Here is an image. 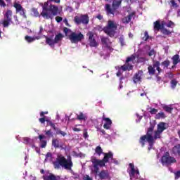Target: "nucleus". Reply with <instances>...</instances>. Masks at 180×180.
Instances as JSON below:
<instances>
[{
  "label": "nucleus",
  "instance_id": "5fc2aeb1",
  "mask_svg": "<svg viewBox=\"0 0 180 180\" xmlns=\"http://www.w3.org/2000/svg\"><path fill=\"white\" fill-rule=\"evenodd\" d=\"M83 137L84 139H88L89 137V135H88V131H86V130L84 131Z\"/></svg>",
  "mask_w": 180,
  "mask_h": 180
},
{
  "label": "nucleus",
  "instance_id": "0eeeda50",
  "mask_svg": "<svg viewBox=\"0 0 180 180\" xmlns=\"http://www.w3.org/2000/svg\"><path fill=\"white\" fill-rule=\"evenodd\" d=\"M44 37L46 39V44H48V46H50V47H54L56 44L63 41V39H64V35L61 33H58L55 36V38L54 35H51L49 37L47 36H44Z\"/></svg>",
  "mask_w": 180,
  "mask_h": 180
},
{
  "label": "nucleus",
  "instance_id": "4d7b16f0",
  "mask_svg": "<svg viewBox=\"0 0 180 180\" xmlns=\"http://www.w3.org/2000/svg\"><path fill=\"white\" fill-rule=\"evenodd\" d=\"M46 158H53V154L50 152H48L46 155Z\"/></svg>",
  "mask_w": 180,
  "mask_h": 180
},
{
  "label": "nucleus",
  "instance_id": "7c9ffc66",
  "mask_svg": "<svg viewBox=\"0 0 180 180\" xmlns=\"http://www.w3.org/2000/svg\"><path fill=\"white\" fill-rule=\"evenodd\" d=\"M172 63L174 65H176V64H178V63H179V55L176 54L174 56H172Z\"/></svg>",
  "mask_w": 180,
  "mask_h": 180
},
{
  "label": "nucleus",
  "instance_id": "79ce46f5",
  "mask_svg": "<svg viewBox=\"0 0 180 180\" xmlns=\"http://www.w3.org/2000/svg\"><path fill=\"white\" fill-rule=\"evenodd\" d=\"M167 27H174L175 26V24L174 23V22L169 20L168 23L166 24Z\"/></svg>",
  "mask_w": 180,
  "mask_h": 180
},
{
  "label": "nucleus",
  "instance_id": "72a5a7b5",
  "mask_svg": "<svg viewBox=\"0 0 180 180\" xmlns=\"http://www.w3.org/2000/svg\"><path fill=\"white\" fill-rule=\"evenodd\" d=\"M162 34H165L166 36H169V34H171V33H172V32L168 30L167 28H165L163 27V28L161 30Z\"/></svg>",
  "mask_w": 180,
  "mask_h": 180
},
{
  "label": "nucleus",
  "instance_id": "f8f14e48",
  "mask_svg": "<svg viewBox=\"0 0 180 180\" xmlns=\"http://www.w3.org/2000/svg\"><path fill=\"white\" fill-rule=\"evenodd\" d=\"M136 60V56L131 55V56L127 58L125 61L126 64L121 66V70L122 71H131L133 70V65H130V61H134Z\"/></svg>",
  "mask_w": 180,
  "mask_h": 180
},
{
  "label": "nucleus",
  "instance_id": "6e6d98bb",
  "mask_svg": "<svg viewBox=\"0 0 180 180\" xmlns=\"http://www.w3.org/2000/svg\"><path fill=\"white\" fill-rule=\"evenodd\" d=\"M155 54V51L154 50H151L150 51L148 52V56L149 57H151L152 56H154Z\"/></svg>",
  "mask_w": 180,
  "mask_h": 180
},
{
  "label": "nucleus",
  "instance_id": "6e6552de",
  "mask_svg": "<svg viewBox=\"0 0 180 180\" xmlns=\"http://www.w3.org/2000/svg\"><path fill=\"white\" fill-rule=\"evenodd\" d=\"M154 127L155 126L151 124L149 128H148L146 134L143 136H146L148 139L151 138L153 141H155L158 139H161V134L162 132L158 130L154 131ZM153 133H154V136H153Z\"/></svg>",
  "mask_w": 180,
  "mask_h": 180
},
{
  "label": "nucleus",
  "instance_id": "aec40b11",
  "mask_svg": "<svg viewBox=\"0 0 180 180\" xmlns=\"http://www.w3.org/2000/svg\"><path fill=\"white\" fill-rule=\"evenodd\" d=\"M134 15H136V13H130L128 15L122 18V23H124V25H128V23H130L131 18H134Z\"/></svg>",
  "mask_w": 180,
  "mask_h": 180
},
{
  "label": "nucleus",
  "instance_id": "69168bd1",
  "mask_svg": "<svg viewBox=\"0 0 180 180\" xmlns=\"http://www.w3.org/2000/svg\"><path fill=\"white\" fill-rule=\"evenodd\" d=\"M99 131L100 133H102V134L103 135L106 134V131H105V129H100Z\"/></svg>",
  "mask_w": 180,
  "mask_h": 180
},
{
  "label": "nucleus",
  "instance_id": "680f3d73",
  "mask_svg": "<svg viewBox=\"0 0 180 180\" xmlns=\"http://www.w3.org/2000/svg\"><path fill=\"white\" fill-rule=\"evenodd\" d=\"M175 176L176 179L180 178V171H178L175 173Z\"/></svg>",
  "mask_w": 180,
  "mask_h": 180
},
{
  "label": "nucleus",
  "instance_id": "49530a36",
  "mask_svg": "<svg viewBox=\"0 0 180 180\" xmlns=\"http://www.w3.org/2000/svg\"><path fill=\"white\" fill-rule=\"evenodd\" d=\"M46 122H47V123H48V124L49 125V126H51V127H52V129H55L56 127V124H54V123H53L51 121H50V120H46Z\"/></svg>",
  "mask_w": 180,
  "mask_h": 180
},
{
  "label": "nucleus",
  "instance_id": "c9c22d12",
  "mask_svg": "<svg viewBox=\"0 0 180 180\" xmlns=\"http://www.w3.org/2000/svg\"><path fill=\"white\" fill-rule=\"evenodd\" d=\"M25 40L28 42V43H32L33 41H34V40H36V39L32 37H29V36H25Z\"/></svg>",
  "mask_w": 180,
  "mask_h": 180
},
{
  "label": "nucleus",
  "instance_id": "13d9d810",
  "mask_svg": "<svg viewBox=\"0 0 180 180\" xmlns=\"http://www.w3.org/2000/svg\"><path fill=\"white\" fill-rule=\"evenodd\" d=\"M96 19H98V20H102V19H103V15H102V14H98L96 16Z\"/></svg>",
  "mask_w": 180,
  "mask_h": 180
},
{
  "label": "nucleus",
  "instance_id": "8fccbe9b",
  "mask_svg": "<svg viewBox=\"0 0 180 180\" xmlns=\"http://www.w3.org/2000/svg\"><path fill=\"white\" fill-rule=\"evenodd\" d=\"M103 127L106 129V130H109L110 127H112V125L110 124H106L105 123L103 125Z\"/></svg>",
  "mask_w": 180,
  "mask_h": 180
},
{
  "label": "nucleus",
  "instance_id": "3c124183",
  "mask_svg": "<svg viewBox=\"0 0 180 180\" xmlns=\"http://www.w3.org/2000/svg\"><path fill=\"white\" fill-rule=\"evenodd\" d=\"M167 77H169V79H172L174 78V74H172V72H168L167 73Z\"/></svg>",
  "mask_w": 180,
  "mask_h": 180
},
{
  "label": "nucleus",
  "instance_id": "37998d69",
  "mask_svg": "<svg viewBox=\"0 0 180 180\" xmlns=\"http://www.w3.org/2000/svg\"><path fill=\"white\" fill-rule=\"evenodd\" d=\"M30 138H28V137H25L23 138V143L24 144H30Z\"/></svg>",
  "mask_w": 180,
  "mask_h": 180
},
{
  "label": "nucleus",
  "instance_id": "58836bf2",
  "mask_svg": "<svg viewBox=\"0 0 180 180\" xmlns=\"http://www.w3.org/2000/svg\"><path fill=\"white\" fill-rule=\"evenodd\" d=\"M45 134L50 139L51 137H53V132H51V129H49L48 131H45Z\"/></svg>",
  "mask_w": 180,
  "mask_h": 180
},
{
  "label": "nucleus",
  "instance_id": "0e129e2a",
  "mask_svg": "<svg viewBox=\"0 0 180 180\" xmlns=\"http://www.w3.org/2000/svg\"><path fill=\"white\" fill-rule=\"evenodd\" d=\"M139 60L141 63L146 62V58H139Z\"/></svg>",
  "mask_w": 180,
  "mask_h": 180
},
{
  "label": "nucleus",
  "instance_id": "09e8293b",
  "mask_svg": "<svg viewBox=\"0 0 180 180\" xmlns=\"http://www.w3.org/2000/svg\"><path fill=\"white\" fill-rule=\"evenodd\" d=\"M39 122H40L43 124L46 123V122H47V120H46V117H41V118L39 119Z\"/></svg>",
  "mask_w": 180,
  "mask_h": 180
},
{
  "label": "nucleus",
  "instance_id": "bf43d9fd",
  "mask_svg": "<svg viewBox=\"0 0 180 180\" xmlns=\"http://www.w3.org/2000/svg\"><path fill=\"white\" fill-rule=\"evenodd\" d=\"M63 22H64L65 25H66L68 26V27H71V25H70V23H68V20H67V18L64 19Z\"/></svg>",
  "mask_w": 180,
  "mask_h": 180
},
{
  "label": "nucleus",
  "instance_id": "20e7f679",
  "mask_svg": "<svg viewBox=\"0 0 180 180\" xmlns=\"http://www.w3.org/2000/svg\"><path fill=\"white\" fill-rule=\"evenodd\" d=\"M68 32H70V34L68 35V39L71 41V43L74 44H77L82 40H84V37L81 32H72L71 29H68V27L63 28V32L65 33V36L68 34Z\"/></svg>",
  "mask_w": 180,
  "mask_h": 180
},
{
  "label": "nucleus",
  "instance_id": "f704fd0d",
  "mask_svg": "<svg viewBox=\"0 0 180 180\" xmlns=\"http://www.w3.org/2000/svg\"><path fill=\"white\" fill-rule=\"evenodd\" d=\"M102 119H103V120H104V122H105V124L112 125V120H110V118H108V117H105V115H103Z\"/></svg>",
  "mask_w": 180,
  "mask_h": 180
},
{
  "label": "nucleus",
  "instance_id": "4c0bfd02",
  "mask_svg": "<svg viewBox=\"0 0 180 180\" xmlns=\"http://www.w3.org/2000/svg\"><path fill=\"white\" fill-rule=\"evenodd\" d=\"M150 39V35H148V32L146 31L144 32V37H143V40L144 41H147Z\"/></svg>",
  "mask_w": 180,
  "mask_h": 180
},
{
  "label": "nucleus",
  "instance_id": "412c9836",
  "mask_svg": "<svg viewBox=\"0 0 180 180\" xmlns=\"http://www.w3.org/2000/svg\"><path fill=\"white\" fill-rule=\"evenodd\" d=\"M44 180H60V176H56L52 173H49V175L43 176Z\"/></svg>",
  "mask_w": 180,
  "mask_h": 180
},
{
  "label": "nucleus",
  "instance_id": "9b49d317",
  "mask_svg": "<svg viewBox=\"0 0 180 180\" xmlns=\"http://www.w3.org/2000/svg\"><path fill=\"white\" fill-rule=\"evenodd\" d=\"M162 164H166L167 165H171V164H175L176 159L169 155V152L165 153V155L161 158Z\"/></svg>",
  "mask_w": 180,
  "mask_h": 180
},
{
  "label": "nucleus",
  "instance_id": "b1692460",
  "mask_svg": "<svg viewBox=\"0 0 180 180\" xmlns=\"http://www.w3.org/2000/svg\"><path fill=\"white\" fill-rule=\"evenodd\" d=\"M172 153L174 155H179V157H180V144L174 146L172 148Z\"/></svg>",
  "mask_w": 180,
  "mask_h": 180
},
{
  "label": "nucleus",
  "instance_id": "1a4fd4ad",
  "mask_svg": "<svg viewBox=\"0 0 180 180\" xmlns=\"http://www.w3.org/2000/svg\"><path fill=\"white\" fill-rule=\"evenodd\" d=\"M74 22L76 25H88L89 23V16L88 14H80L75 16Z\"/></svg>",
  "mask_w": 180,
  "mask_h": 180
},
{
  "label": "nucleus",
  "instance_id": "bb28decb",
  "mask_svg": "<svg viewBox=\"0 0 180 180\" xmlns=\"http://www.w3.org/2000/svg\"><path fill=\"white\" fill-rule=\"evenodd\" d=\"M165 122H160L158 124V131H160V133H162V131H164V130H165Z\"/></svg>",
  "mask_w": 180,
  "mask_h": 180
},
{
  "label": "nucleus",
  "instance_id": "f3484780",
  "mask_svg": "<svg viewBox=\"0 0 180 180\" xmlns=\"http://www.w3.org/2000/svg\"><path fill=\"white\" fill-rule=\"evenodd\" d=\"M143 77L142 70L138 71L133 77V81L134 84H137L139 82H141V77Z\"/></svg>",
  "mask_w": 180,
  "mask_h": 180
},
{
  "label": "nucleus",
  "instance_id": "9d476101",
  "mask_svg": "<svg viewBox=\"0 0 180 180\" xmlns=\"http://www.w3.org/2000/svg\"><path fill=\"white\" fill-rule=\"evenodd\" d=\"M146 141L149 144V146L148 148V151L153 150V148H154V143H155V141L151 139V138H147V136L144 135L140 137L139 143L141 144V147H144V146H146Z\"/></svg>",
  "mask_w": 180,
  "mask_h": 180
},
{
  "label": "nucleus",
  "instance_id": "f257e3e1",
  "mask_svg": "<svg viewBox=\"0 0 180 180\" xmlns=\"http://www.w3.org/2000/svg\"><path fill=\"white\" fill-rule=\"evenodd\" d=\"M40 5L42 7V12L41 13H39V11H37V8H32L31 9L36 18L42 16L44 19H51L52 20L53 16H57L58 15V6L54 4H51L49 6L48 2H45L44 4L41 3Z\"/></svg>",
  "mask_w": 180,
  "mask_h": 180
},
{
  "label": "nucleus",
  "instance_id": "6ab92c4d",
  "mask_svg": "<svg viewBox=\"0 0 180 180\" xmlns=\"http://www.w3.org/2000/svg\"><path fill=\"white\" fill-rule=\"evenodd\" d=\"M98 176L100 179H109L110 178L109 171L108 170H101L98 174Z\"/></svg>",
  "mask_w": 180,
  "mask_h": 180
},
{
  "label": "nucleus",
  "instance_id": "393cba45",
  "mask_svg": "<svg viewBox=\"0 0 180 180\" xmlns=\"http://www.w3.org/2000/svg\"><path fill=\"white\" fill-rule=\"evenodd\" d=\"M160 65H161V63L158 60H156L153 63V67H155V68L158 71V75H160L161 74V72H162V69H161V68H160Z\"/></svg>",
  "mask_w": 180,
  "mask_h": 180
},
{
  "label": "nucleus",
  "instance_id": "7ed1b4c3",
  "mask_svg": "<svg viewBox=\"0 0 180 180\" xmlns=\"http://www.w3.org/2000/svg\"><path fill=\"white\" fill-rule=\"evenodd\" d=\"M52 164L55 169H61V168H64L65 169L71 171V169L74 167L72 160L71 159L65 158V156L63 155H58L56 159Z\"/></svg>",
  "mask_w": 180,
  "mask_h": 180
},
{
  "label": "nucleus",
  "instance_id": "052dcab7",
  "mask_svg": "<svg viewBox=\"0 0 180 180\" xmlns=\"http://www.w3.org/2000/svg\"><path fill=\"white\" fill-rule=\"evenodd\" d=\"M0 6H3V8H5V6H6V4H5V1L4 0H0Z\"/></svg>",
  "mask_w": 180,
  "mask_h": 180
},
{
  "label": "nucleus",
  "instance_id": "2f4dec72",
  "mask_svg": "<svg viewBox=\"0 0 180 180\" xmlns=\"http://www.w3.org/2000/svg\"><path fill=\"white\" fill-rule=\"evenodd\" d=\"M165 117H167V116L165 115V113H164V112H158L155 115V119H157V120L165 119Z\"/></svg>",
  "mask_w": 180,
  "mask_h": 180
},
{
  "label": "nucleus",
  "instance_id": "de8ad7c7",
  "mask_svg": "<svg viewBox=\"0 0 180 180\" xmlns=\"http://www.w3.org/2000/svg\"><path fill=\"white\" fill-rule=\"evenodd\" d=\"M171 4H172V6H173V8H178V6H179V5H178V4H176V2H175V0H171Z\"/></svg>",
  "mask_w": 180,
  "mask_h": 180
},
{
  "label": "nucleus",
  "instance_id": "e2e57ef3",
  "mask_svg": "<svg viewBox=\"0 0 180 180\" xmlns=\"http://www.w3.org/2000/svg\"><path fill=\"white\" fill-rule=\"evenodd\" d=\"M61 0H49V2H55V4H60Z\"/></svg>",
  "mask_w": 180,
  "mask_h": 180
},
{
  "label": "nucleus",
  "instance_id": "423d86ee",
  "mask_svg": "<svg viewBox=\"0 0 180 180\" xmlns=\"http://www.w3.org/2000/svg\"><path fill=\"white\" fill-rule=\"evenodd\" d=\"M116 30H117V24L112 20H109L107 25L103 28L104 33L110 36V37H115Z\"/></svg>",
  "mask_w": 180,
  "mask_h": 180
},
{
  "label": "nucleus",
  "instance_id": "c85d7f7f",
  "mask_svg": "<svg viewBox=\"0 0 180 180\" xmlns=\"http://www.w3.org/2000/svg\"><path fill=\"white\" fill-rule=\"evenodd\" d=\"M148 71L149 75H155V67L153 65H149L148 67Z\"/></svg>",
  "mask_w": 180,
  "mask_h": 180
},
{
  "label": "nucleus",
  "instance_id": "a19ab883",
  "mask_svg": "<svg viewBox=\"0 0 180 180\" xmlns=\"http://www.w3.org/2000/svg\"><path fill=\"white\" fill-rule=\"evenodd\" d=\"M178 84V82L176 79H172L171 81V85H172V88L175 89V87L176 86V85Z\"/></svg>",
  "mask_w": 180,
  "mask_h": 180
},
{
  "label": "nucleus",
  "instance_id": "e433bc0d",
  "mask_svg": "<svg viewBox=\"0 0 180 180\" xmlns=\"http://www.w3.org/2000/svg\"><path fill=\"white\" fill-rule=\"evenodd\" d=\"M120 40V43L121 44V46L123 47V46H124V36L121 35L119 38Z\"/></svg>",
  "mask_w": 180,
  "mask_h": 180
},
{
  "label": "nucleus",
  "instance_id": "39448f33",
  "mask_svg": "<svg viewBox=\"0 0 180 180\" xmlns=\"http://www.w3.org/2000/svg\"><path fill=\"white\" fill-rule=\"evenodd\" d=\"M122 6V0H113L112 7L110 4H105V10L107 15H115L119 13V8Z\"/></svg>",
  "mask_w": 180,
  "mask_h": 180
},
{
  "label": "nucleus",
  "instance_id": "dca6fc26",
  "mask_svg": "<svg viewBox=\"0 0 180 180\" xmlns=\"http://www.w3.org/2000/svg\"><path fill=\"white\" fill-rule=\"evenodd\" d=\"M101 42L103 44L105 45V47L110 50V51H113V49L112 48V42L109 38L103 37L101 38Z\"/></svg>",
  "mask_w": 180,
  "mask_h": 180
},
{
  "label": "nucleus",
  "instance_id": "cd10ccee",
  "mask_svg": "<svg viewBox=\"0 0 180 180\" xmlns=\"http://www.w3.org/2000/svg\"><path fill=\"white\" fill-rule=\"evenodd\" d=\"M171 61H169L168 59L161 63V65H162L163 70H168V67H169Z\"/></svg>",
  "mask_w": 180,
  "mask_h": 180
},
{
  "label": "nucleus",
  "instance_id": "ea45409f",
  "mask_svg": "<svg viewBox=\"0 0 180 180\" xmlns=\"http://www.w3.org/2000/svg\"><path fill=\"white\" fill-rule=\"evenodd\" d=\"M77 120H85V115L84 113L80 112L79 115H77Z\"/></svg>",
  "mask_w": 180,
  "mask_h": 180
},
{
  "label": "nucleus",
  "instance_id": "4be33fe9",
  "mask_svg": "<svg viewBox=\"0 0 180 180\" xmlns=\"http://www.w3.org/2000/svg\"><path fill=\"white\" fill-rule=\"evenodd\" d=\"M39 139L41 148H46L47 146V141L44 140V139H46V136L41 134L39 135Z\"/></svg>",
  "mask_w": 180,
  "mask_h": 180
},
{
  "label": "nucleus",
  "instance_id": "f03ea898",
  "mask_svg": "<svg viewBox=\"0 0 180 180\" xmlns=\"http://www.w3.org/2000/svg\"><path fill=\"white\" fill-rule=\"evenodd\" d=\"M104 156L102 160L96 159V158H92L91 161L93 164V167L94 169V173L98 174L99 172V167H106L107 162H109V160L111 161H113L115 160L113 158V153L108 152V153H104L103 154Z\"/></svg>",
  "mask_w": 180,
  "mask_h": 180
},
{
  "label": "nucleus",
  "instance_id": "a211bd4d",
  "mask_svg": "<svg viewBox=\"0 0 180 180\" xmlns=\"http://www.w3.org/2000/svg\"><path fill=\"white\" fill-rule=\"evenodd\" d=\"M129 167L131 168V170L129 172L130 179H131V178H134V175H139L140 174V172H139V170H136V169L134 168V165H133L132 163L129 164Z\"/></svg>",
  "mask_w": 180,
  "mask_h": 180
},
{
  "label": "nucleus",
  "instance_id": "864d4df0",
  "mask_svg": "<svg viewBox=\"0 0 180 180\" xmlns=\"http://www.w3.org/2000/svg\"><path fill=\"white\" fill-rule=\"evenodd\" d=\"M45 115H49V112L45 111V112H40V116L41 117H46V116H44Z\"/></svg>",
  "mask_w": 180,
  "mask_h": 180
},
{
  "label": "nucleus",
  "instance_id": "c03bdc74",
  "mask_svg": "<svg viewBox=\"0 0 180 180\" xmlns=\"http://www.w3.org/2000/svg\"><path fill=\"white\" fill-rule=\"evenodd\" d=\"M158 110L156 108H150V115H157Z\"/></svg>",
  "mask_w": 180,
  "mask_h": 180
},
{
  "label": "nucleus",
  "instance_id": "473e14b6",
  "mask_svg": "<svg viewBox=\"0 0 180 180\" xmlns=\"http://www.w3.org/2000/svg\"><path fill=\"white\" fill-rule=\"evenodd\" d=\"M163 109L165 112H167V113H172V110H174L172 107L168 105L163 106Z\"/></svg>",
  "mask_w": 180,
  "mask_h": 180
},
{
  "label": "nucleus",
  "instance_id": "c756f323",
  "mask_svg": "<svg viewBox=\"0 0 180 180\" xmlns=\"http://www.w3.org/2000/svg\"><path fill=\"white\" fill-rule=\"evenodd\" d=\"M52 146L54 148H60L61 146H60V141L57 139H53L52 140Z\"/></svg>",
  "mask_w": 180,
  "mask_h": 180
},
{
  "label": "nucleus",
  "instance_id": "a18cd8bd",
  "mask_svg": "<svg viewBox=\"0 0 180 180\" xmlns=\"http://www.w3.org/2000/svg\"><path fill=\"white\" fill-rule=\"evenodd\" d=\"M56 134H60L61 136H63V137H65V136H67V133H65L63 131H61V129H60L58 131H57Z\"/></svg>",
  "mask_w": 180,
  "mask_h": 180
},
{
  "label": "nucleus",
  "instance_id": "774afa93",
  "mask_svg": "<svg viewBox=\"0 0 180 180\" xmlns=\"http://www.w3.org/2000/svg\"><path fill=\"white\" fill-rule=\"evenodd\" d=\"M74 131H81V129L79 128H73Z\"/></svg>",
  "mask_w": 180,
  "mask_h": 180
},
{
  "label": "nucleus",
  "instance_id": "603ef678",
  "mask_svg": "<svg viewBox=\"0 0 180 180\" xmlns=\"http://www.w3.org/2000/svg\"><path fill=\"white\" fill-rule=\"evenodd\" d=\"M56 20L58 23H60V22L63 21V18L60 16H56Z\"/></svg>",
  "mask_w": 180,
  "mask_h": 180
},
{
  "label": "nucleus",
  "instance_id": "a878e982",
  "mask_svg": "<svg viewBox=\"0 0 180 180\" xmlns=\"http://www.w3.org/2000/svg\"><path fill=\"white\" fill-rule=\"evenodd\" d=\"M95 153L96 154H97V155H98V157H101L102 154L103 155L105 153L103 152V149H102V147H101V146H98L97 147H96Z\"/></svg>",
  "mask_w": 180,
  "mask_h": 180
},
{
  "label": "nucleus",
  "instance_id": "ddd939ff",
  "mask_svg": "<svg viewBox=\"0 0 180 180\" xmlns=\"http://www.w3.org/2000/svg\"><path fill=\"white\" fill-rule=\"evenodd\" d=\"M11 23H12V11L8 10L4 14V20L2 25L4 27H8Z\"/></svg>",
  "mask_w": 180,
  "mask_h": 180
},
{
  "label": "nucleus",
  "instance_id": "4468645a",
  "mask_svg": "<svg viewBox=\"0 0 180 180\" xmlns=\"http://www.w3.org/2000/svg\"><path fill=\"white\" fill-rule=\"evenodd\" d=\"M13 7L15 8V13H20V15L25 19L27 18L26 15V10L20 4L15 2L13 4Z\"/></svg>",
  "mask_w": 180,
  "mask_h": 180
},
{
  "label": "nucleus",
  "instance_id": "5701e85b",
  "mask_svg": "<svg viewBox=\"0 0 180 180\" xmlns=\"http://www.w3.org/2000/svg\"><path fill=\"white\" fill-rule=\"evenodd\" d=\"M164 29V23H160L159 20H157L154 22V30L157 32H160V30H162Z\"/></svg>",
  "mask_w": 180,
  "mask_h": 180
},
{
  "label": "nucleus",
  "instance_id": "338daca9",
  "mask_svg": "<svg viewBox=\"0 0 180 180\" xmlns=\"http://www.w3.org/2000/svg\"><path fill=\"white\" fill-rule=\"evenodd\" d=\"M41 33H43V27H39V34H41Z\"/></svg>",
  "mask_w": 180,
  "mask_h": 180
},
{
  "label": "nucleus",
  "instance_id": "2eb2a0df",
  "mask_svg": "<svg viewBox=\"0 0 180 180\" xmlns=\"http://www.w3.org/2000/svg\"><path fill=\"white\" fill-rule=\"evenodd\" d=\"M87 36L89 37L88 42L90 47H98L99 46V44L96 41V39H95V35L94 34V32H88Z\"/></svg>",
  "mask_w": 180,
  "mask_h": 180
}]
</instances>
